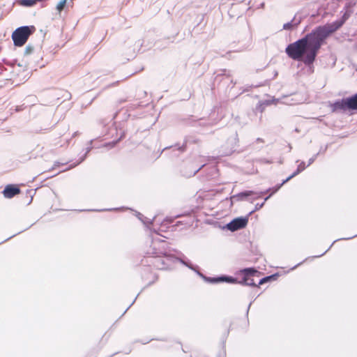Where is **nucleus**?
Instances as JSON below:
<instances>
[{"instance_id":"1","label":"nucleus","mask_w":357,"mask_h":357,"mask_svg":"<svg viewBox=\"0 0 357 357\" xmlns=\"http://www.w3.org/2000/svg\"><path fill=\"white\" fill-rule=\"evenodd\" d=\"M326 40L318 27L304 38L289 44L285 50L289 58L295 61H301L310 66L315 61L321 45Z\"/></svg>"},{"instance_id":"2","label":"nucleus","mask_w":357,"mask_h":357,"mask_svg":"<svg viewBox=\"0 0 357 357\" xmlns=\"http://www.w3.org/2000/svg\"><path fill=\"white\" fill-rule=\"evenodd\" d=\"M34 30V26H26L17 29L12 34L14 45L18 47L23 46Z\"/></svg>"},{"instance_id":"3","label":"nucleus","mask_w":357,"mask_h":357,"mask_svg":"<svg viewBox=\"0 0 357 357\" xmlns=\"http://www.w3.org/2000/svg\"><path fill=\"white\" fill-rule=\"evenodd\" d=\"M348 18L349 15L347 13H344L341 20L335 21L331 24H326L324 26H318V29L326 39L331 34L338 30Z\"/></svg>"},{"instance_id":"4","label":"nucleus","mask_w":357,"mask_h":357,"mask_svg":"<svg viewBox=\"0 0 357 357\" xmlns=\"http://www.w3.org/2000/svg\"><path fill=\"white\" fill-rule=\"evenodd\" d=\"M241 272L243 274V276L239 283L248 286H257L252 277L258 275L260 273L259 271L253 268H248L241 271Z\"/></svg>"},{"instance_id":"5","label":"nucleus","mask_w":357,"mask_h":357,"mask_svg":"<svg viewBox=\"0 0 357 357\" xmlns=\"http://www.w3.org/2000/svg\"><path fill=\"white\" fill-rule=\"evenodd\" d=\"M169 250L166 248L164 242L159 243H153L152 250L148 254L153 257H162L168 255Z\"/></svg>"},{"instance_id":"6","label":"nucleus","mask_w":357,"mask_h":357,"mask_svg":"<svg viewBox=\"0 0 357 357\" xmlns=\"http://www.w3.org/2000/svg\"><path fill=\"white\" fill-rule=\"evenodd\" d=\"M248 222V218H238L233 220L227 225V228L232 231L243 229Z\"/></svg>"},{"instance_id":"7","label":"nucleus","mask_w":357,"mask_h":357,"mask_svg":"<svg viewBox=\"0 0 357 357\" xmlns=\"http://www.w3.org/2000/svg\"><path fill=\"white\" fill-rule=\"evenodd\" d=\"M20 192L21 190L17 185L9 184L5 187L2 193L4 197L11 199L19 195Z\"/></svg>"},{"instance_id":"8","label":"nucleus","mask_w":357,"mask_h":357,"mask_svg":"<svg viewBox=\"0 0 357 357\" xmlns=\"http://www.w3.org/2000/svg\"><path fill=\"white\" fill-rule=\"evenodd\" d=\"M70 134L64 132L63 135L54 139V145L59 147H66L69 144Z\"/></svg>"},{"instance_id":"9","label":"nucleus","mask_w":357,"mask_h":357,"mask_svg":"<svg viewBox=\"0 0 357 357\" xmlns=\"http://www.w3.org/2000/svg\"><path fill=\"white\" fill-rule=\"evenodd\" d=\"M305 168V165L304 162H301L298 165L297 169L289 177H287L283 182L273 191V192H276L283 184L291 180L294 176H297L301 172H303Z\"/></svg>"},{"instance_id":"10","label":"nucleus","mask_w":357,"mask_h":357,"mask_svg":"<svg viewBox=\"0 0 357 357\" xmlns=\"http://www.w3.org/2000/svg\"><path fill=\"white\" fill-rule=\"evenodd\" d=\"M345 109H348L347 98L343 99L341 101L335 102L333 105V110L334 112L337 111V110H345Z\"/></svg>"},{"instance_id":"11","label":"nucleus","mask_w":357,"mask_h":357,"mask_svg":"<svg viewBox=\"0 0 357 357\" xmlns=\"http://www.w3.org/2000/svg\"><path fill=\"white\" fill-rule=\"evenodd\" d=\"M348 109L357 110V93L347 98Z\"/></svg>"},{"instance_id":"12","label":"nucleus","mask_w":357,"mask_h":357,"mask_svg":"<svg viewBox=\"0 0 357 357\" xmlns=\"http://www.w3.org/2000/svg\"><path fill=\"white\" fill-rule=\"evenodd\" d=\"M43 0H18L20 5L26 7H31L37 2L43 1Z\"/></svg>"},{"instance_id":"13","label":"nucleus","mask_w":357,"mask_h":357,"mask_svg":"<svg viewBox=\"0 0 357 357\" xmlns=\"http://www.w3.org/2000/svg\"><path fill=\"white\" fill-rule=\"evenodd\" d=\"M255 194V192L251 191V190H248V191H245V192H240V193L237 194L236 195V197L238 199L243 200V199H245L247 197L253 195Z\"/></svg>"},{"instance_id":"14","label":"nucleus","mask_w":357,"mask_h":357,"mask_svg":"<svg viewBox=\"0 0 357 357\" xmlns=\"http://www.w3.org/2000/svg\"><path fill=\"white\" fill-rule=\"evenodd\" d=\"M66 6H70L68 5L67 0H61L58 4L56 5V10L60 13Z\"/></svg>"},{"instance_id":"15","label":"nucleus","mask_w":357,"mask_h":357,"mask_svg":"<svg viewBox=\"0 0 357 357\" xmlns=\"http://www.w3.org/2000/svg\"><path fill=\"white\" fill-rule=\"evenodd\" d=\"M275 275H271V276H268V277H265L264 278H262L261 280H260L259 284H262L268 281H270L271 280H273V279H275Z\"/></svg>"},{"instance_id":"16","label":"nucleus","mask_w":357,"mask_h":357,"mask_svg":"<svg viewBox=\"0 0 357 357\" xmlns=\"http://www.w3.org/2000/svg\"><path fill=\"white\" fill-rule=\"evenodd\" d=\"M216 280H218V281H226V282H231V283H234L236 282V279L233 278H219L218 279H216Z\"/></svg>"},{"instance_id":"17","label":"nucleus","mask_w":357,"mask_h":357,"mask_svg":"<svg viewBox=\"0 0 357 357\" xmlns=\"http://www.w3.org/2000/svg\"><path fill=\"white\" fill-rule=\"evenodd\" d=\"M158 275H156L155 273H151V278L147 282L148 285H151L155 283L158 280Z\"/></svg>"},{"instance_id":"18","label":"nucleus","mask_w":357,"mask_h":357,"mask_svg":"<svg viewBox=\"0 0 357 357\" xmlns=\"http://www.w3.org/2000/svg\"><path fill=\"white\" fill-rule=\"evenodd\" d=\"M291 26H292V25H291V23H287V24H284L283 28H284V29H290L291 28Z\"/></svg>"},{"instance_id":"19","label":"nucleus","mask_w":357,"mask_h":357,"mask_svg":"<svg viewBox=\"0 0 357 357\" xmlns=\"http://www.w3.org/2000/svg\"><path fill=\"white\" fill-rule=\"evenodd\" d=\"M75 0H67L68 5H70V7L73 6V2Z\"/></svg>"}]
</instances>
